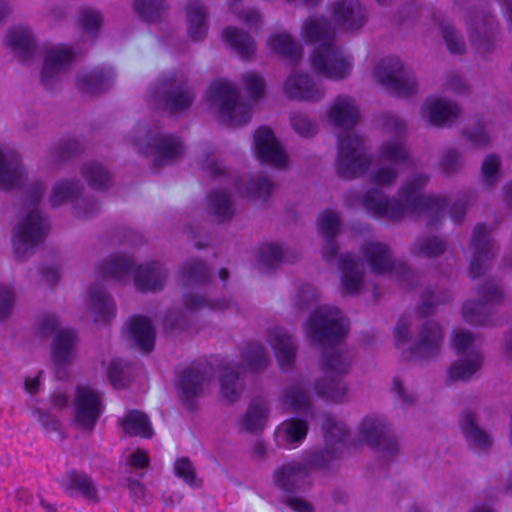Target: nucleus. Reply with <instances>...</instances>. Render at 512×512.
<instances>
[{
	"mask_svg": "<svg viewBox=\"0 0 512 512\" xmlns=\"http://www.w3.org/2000/svg\"><path fill=\"white\" fill-rule=\"evenodd\" d=\"M347 333L345 319L338 308L320 307L308 319V334L312 343L323 347L322 369L326 376L314 384L316 394L326 401L342 403L347 396V385L342 380L352 364L348 353L333 348Z\"/></svg>",
	"mask_w": 512,
	"mask_h": 512,
	"instance_id": "f257e3e1",
	"label": "nucleus"
},
{
	"mask_svg": "<svg viewBox=\"0 0 512 512\" xmlns=\"http://www.w3.org/2000/svg\"><path fill=\"white\" fill-rule=\"evenodd\" d=\"M328 117L333 125L345 130L338 138L337 174L349 180L364 175L371 159L366 154L363 138L349 131L360 119L353 99L338 96L328 111Z\"/></svg>",
	"mask_w": 512,
	"mask_h": 512,
	"instance_id": "f03ea898",
	"label": "nucleus"
},
{
	"mask_svg": "<svg viewBox=\"0 0 512 512\" xmlns=\"http://www.w3.org/2000/svg\"><path fill=\"white\" fill-rule=\"evenodd\" d=\"M305 41L319 43L311 55V66L315 72L327 78H346L352 70V57L343 54L336 44V32L324 17L309 18L303 25Z\"/></svg>",
	"mask_w": 512,
	"mask_h": 512,
	"instance_id": "7ed1b4c3",
	"label": "nucleus"
},
{
	"mask_svg": "<svg viewBox=\"0 0 512 512\" xmlns=\"http://www.w3.org/2000/svg\"><path fill=\"white\" fill-rule=\"evenodd\" d=\"M44 192V183L34 181L25 193L22 209L27 208L28 212L25 218L16 226L12 238L17 260H26L33 255L35 248L44 242L49 232L48 219L43 217L38 209Z\"/></svg>",
	"mask_w": 512,
	"mask_h": 512,
	"instance_id": "20e7f679",
	"label": "nucleus"
},
{
	"mask_svg": "<svg viewBox=\"0 0 512 512\" xmlns=\"http://www.w3.org/2000/svg\"><path fill=\"white\" fill-rule=\"evenodd\" d=\"M333 455L328 451H310L302 461H291L274 470L273 485L287 495H299L312 487L310 470L329 469Z\"/></svg>",
	"mask_w": 512,
	"mask_h": 512,
	"instance_id": "39448f33",
	"label": "nucleus"
},
{
	"mask_svg": "<svg viewBox=\"0 0 512 512\" xmlns=\"http://www.w3.org/2000/svg\"><path fill=\"white\" fill-rule=\"evenodd\" d=\"M427 182V176L417 175L401 188L400 195L409 211L423 213L428 217V228H438L444 218L448 200L443 196L421 195L420 191Z\"/></svg>",
	"mask_w": 512,
	"mask_h": 512,
	"instance_id": "423d86ee",
	"label": "nucleus"
},
{
	"mask_svg": "<svg viewBox=\"0 0 512 512\" xmlns=\"http://www.w3.org/2000/svg\"><path fill=\"white\" fill-rule=\"evenodd\" d=\"M155 98L162 108L171 114L188 110L195 100V91L188 77L183 73L172 72L159 79Z\"/></svg>",
	"mask_w": 512,
	"mask_h": 512,
	"instance_id": "0eeeda50",
	"label": "nucleus"
},
{
	"mask_svg": "<svg viewBox=\"0 0 512 512\" xmlns=\"http://www.w3.org/2000/svg\"><path fill=\"white\" fill-rule=\"evenodd\" d=\"M479 300H467L462 306L463 319L470 325L492 324V306L501 304L504 293L501 285L493 279L485 280L478 288Z\"/></svg>",
	"mask_w": 512,
	"mask_h": 512,
	"instance_id": "6e6552de",
	"label": "nucleus"
},
{
	"mask_svg": "<svg viewBox=\"0 0 512 512\" xmlns=\"http://www.w3.org/2000/svg\"><path fill=\"white\" fill-rule=\"evenodd\" d=\"M207 97L212 103L219 105L220 114L228 119L231 125L248 123L251 119V107L239 103V93L235 86L228 82L219 81L212 84Z\"/></svg>",
	"mask_w": 512,
	"mask_h": 512,
	"instance_id": "1a4fd4ad",
	"label": "nucleus"
},
{
	"mask_svg": "<svg viewBox=\"0 0 512 512\" xmlns=\"http://www.w3.org/2000/svg\"><path fill=\"white\" fill-rule=\"evenodd\" d=\"M378 81L398 96H410L417 91V81L410 68L395 57L383 59L374 71Z\"/></svg>",
	"mask_w": 512,
	"mask_h": 512,
	"instance_id": "9d476101",
	"label": "nucleus"
},
{
	"mask_svg": "<svg viewBox=\"0 0 512 512\" xmlns=\"http://www.w3.org/2000/svg\"><path fill=\"white\" fill-rule=\"evenodd\" d=\"M208 366L193 362L184 368L176 380L178 397L185 409L195 411L208 381Z\"/></svg>",
	"mask_w": 512,
	"mask_h": 512,
	"instance_id": "9b49d317",
	"label": "nucleus"
},
{
	"mask_svg": "<svg viewBox=\"0 0 512 512\" xmlns=\"http://www.w3.org/2000/svg\"><path fill=\"white\" fill-rule=\"evenodd\" d=\"M83 186L79 180H63L52 189L49 201L52 207H58L66 201L74 200L73 212L78 218L94 217L99 211V204L93 198H78Z\"/></svg>",
	"mask_w": 512,
	"mask_h": 512,
	"instance_id": "f8f14e48",
	"label": "nucleus"
},
{
	"mask_svg": "<svg viewBox=\"0 0 512 512\" xmlns=\"http://www.w3.org/2000/svg\"><path fill=\"white\" fill-rule=\"evenodd\" d=\"M360 432L366 444L373 450L390 458L397 454L398 443L384 418L377 416L365 417L361 423Z\"/></svg>",
	"mask_w": 512,
	"mask_h": 512,
	"instance_id": "ddd939ff",
	"label": "nucleus"
},
{
	"mask_svg": "<svg viewBox=\"0 0 512 512\" xmlns=\"http://www.w3.org/2000/svg\"><path fill=\"white\" fill-rule=\"evenodd\" d=\"M103 411L101 395L89 386H78L75 393V422L92 431Z\"/></svg>",
	"mask_w": 512,
	"mask_h": 512,
	"instance_id": "4468645a",
	"label": "nucleus"
},
{
	"mask_svg": "<svg viewBox=\"0 0 512 512\" xmlns=\"http://www.w3.org/2000/svg\"><path fill=\"white\" fill-rule=\"evenodd\" d=\"M363 254L374 274L383 275L388 272H394L395 274L408 279L412 273L411 269L405 262L394 261L390 247L384 243H368L363 250Z\"/></svg>",
	"mask_w": 512,
	"mask_h": 512,
	"instance_id": "2eb2a0df",
	"label": "nucleus"
},
{
	"mask_svg": "<svg viewBox=\"0 0 512 512\" xmlns=\"http://www.w3.org/2000/svg\"><path fill=\"white\" fill-rule=\"evenodd\" d=\"M471 249L473 257L470 262L469 274L472 278H478L489 268L490 262L497 252L493 242L489 239V231L484 223H479L474 227Z\"/></svg>",
	"mask_w": 512,
	"mask_h": 512,
	"instance_id": "dca6fc26",
	"label": "nucleus"
},
{
	"mask_svg": "<svg viewBox=\"0 0 512 512\" xmlns=\"http://www.w3.org/2000/svg\"><path fill=\"white\" fill-rule=\"evenodd\" d=\"M254 145L256 156L261 163L277 168L286 166L287 154L271 128L259 127L254 134Z\"/></svg>",
	"mask_w": 512,
	"mask_h": 512,
	"instance_id": "f3484780",
	"label": "nucleus"
},
{
	"mask_svg": "<svg viewBox=\"0 0 512 512\" xmlns=\"http://www.w3.org/2000/svg\"><path fill=\"white\" fill-rule=\"evenodd\" d=\"M362 206L377 218L399 221L405 213L404 205L396 198H388L379 188L366 191L361 199Z\"/></svg>",
	"mask_w": 512,
	"mask_h": 512,
	"instance_id": "a211bd4d",
	"label": "nucleus"
},
{
	"mask_svg": "<svg viewBox=\"0 0 512 512\" xmlns=\"http://www.w3.org/2000/svg\"><path fill=\"white\" fill-rule=\"evenodd\" d=\"M443 340L441 325L433 320H427L419 333L418 340L410 346L412 358L429 360L438 355Z\"/></svg>",
	"mask_w": 512,
	"mask_h": 512,
	"instance_id": "6ab92c4d",
	"label": "nucleus"
},
{
	"mask_svg": "<svg viewBox=\"0 0 512 512\" xmlns=\"http://www.w3.org/2000/svg\"><path fill=\"white\" fill-rule=\"evenodd\" d=\"M153 159V169L159 170L166 164L180 159L184 154V146L181 139L173 134H157L148 143Z\"/></svg>",
	"mask_w": 512,
	"mask_h": 512,
	"instance_id": "aec40b11",
	"label": "nucleus"
},
{
	"mask_svg": "<svg viewBox=\"0 0 512 512\" xmlns=\"http://www.w3.org/2000/svg\"><path fill=\"white\" fill-rule=\"evenodd\" d=\"M461 433L468 447L477 453H488L493 444V438L488 431L478 425L477 415L471 410H465L459 420Z\"/></svg>",
	"mask_w": 512,
	"mask_h": 512,
	"instance_id": "412c9836",
	"label": "nucleus"
},
{
	"mask_svg": "<svg viewBox=\"0 0 512 512\" xmlns=\"http://www.w3.org/2000/svg\"><path fill=\"white\" fill-rule=\"evenodd\" d=\"M324 430L325 446L316 451H328L333 455L329 461V468L333 463L343 457L347 448L350 432L343 422L337 421L332 415H326L322 425Z\"/></svg>",
	"mask_w": 512,
	"mask_h": 512,
	"instance_id": "4be33fe9",
	"label": "nucleus"
},
{
	"mask_svg": "<svg viewBox=\"0 0 512 512\" xmlns=\"http://www.w3.org/2000/svg\"><path fill=\"white\" fill-rule=\"evenodd\" d=\"M332 18L345 30H358L365 24L367 15L359 0H339L333 4Z\"/></svg>",
	"mask_w": 512,
	"mask_h": 512,
	"instance_id": "5701e85b",
	"label": "nucleus"
},
{
	"mask_svg": "<svg viewBox=\"0 0 512 512\" xmlns=\"http://www.w3.org/2000/svg\"><path fill=\"white\" fill-rule=\"evenodd\" d=\"M26 170L15 150H0V189L10 191L22 185Z\"/></svg>",
	"mask_w": 512,
	"mask_h": 512,
	"instance_id": "b1692460",
	"label": "nucleus"
},
{
	"mask_svg": "<svg viewBox=\"0 0 512 512\" xmlns=\"http://www.w3.org/2000/svg\"><path fill=\"white\" fill-rule=\"evenodd\" d=\"M74 59L69 48H51L47 50L41 70V83L47 90H52L58 82L60 71Z\"/></svg>",
	"mask_w": 512,
	"mask_h": 512,
	"instance_id": "393cba45",
	"label": "nucleus"
},
{
	"mask_svg": "<svg viewBox=\"0 0 512 512\" xmlns=\"http://www.w3.org/2000/svg\"><path fill=\"white\" fill-rule=\"evenodd\" d=\"M287 98L316 102L323 98L324 90L308 74H291L284 84Z\"/></svg>",
	"mask_w": 512,
	"mask_h": 512,
	"instance_id": "a878e982",
	"label": "nucleus"
},
{
	"mask_svg": "<svg viewBox=\"0 0 512 512\" xmlns=\"http://www.w3.org/2000/svg\"><path fill=\"white\" fill-rule=\"evenodd\" d=\"M60 485L69 496L80 495L89 502L99 501L98 491L92 478L84 472L75 469L67 471Z\"/></svg>",
	"mask_w": 512,
	"mask_h": 512,
	"instance_id": "bb28decb",
	"label": "nucleus"
},
{
	"mask_svg": "<svg viewBox=\"0 0 512 512\" xmlns=\"http://www.w3.org/2000/svg\"><path fill=\"white\" fill-rule=\"evenodd\" d=\"M498 24L491 15H482L481 22H475L470 28V40L479 53H491L495 48Z\"/></svg>",
	"mask_w": 512,
	"mask_h": 512,
	"instance_id": "cd10ccee",
	"label": "nucleus"
},
{
	"mask_svg": "<svg viewBox=\"0 0 512 512\" xmlns=\"http://www.w3.org/2000/svg\"><path fill=\"white\" fill-rule=\"evenodd\" d=\"M167 278V271L160 262L153 261L140 265L135 271L134 284L141 292L161 290Z\"/></svg>",
	"mask_w": 512,
	"mask_h": 512,
	"instance_id": "c85d7f7f",
	"label": "nucleus"
},
{
	"mask_svg": "<svg viewBox=\"0 0 512 512\" xmlns=\"http://www.w3.org/2000/svg\"><path fill=\"white\" fill-rule=\"evenodd\" d=\"M128 334L134 345L143 352L149 353L154 349L156 333L151 320L143 315L131 317Z\"/></svg>",
	"mask_w": 512,
	"mask_h": 512,
	"instance_id": "c756f323",
	"label": "nucleus"
},
{
	"mask_svg": "<svg viewBox=\"0 0 512 512\" xmlns=\"http://www.w3.org/2000/svg\"><path fill=\"white\" fill-rule=\"evenodd\" d=\"M270 343L275 351L279 365L290 369L295 362L297 344L294 338L281 328H275L269 333Z\"/></svg>",
	"mask_w": 512,
	"mask_h": 512,
	"instance_id": "7c9ffc66",
	"label": "nucleus"
},
{
	"mask_svg": "<svg viewBox=\"0 0 512 512\" xmlns=\"http://www.w3.org/2000/svg\"><path fill=\"white\" fill-rule=\"evenodd\" d=\"M77 335L72 329H60L52 342V359L58 370L69 365L73 360ZM60 371H57L59 374Z\"/></svg>",
	"mask_w": 512,
	"mask_h": 512,
	"instance_id": "2f4dec72",
	"label": "nucleus"
},
{
	"mask_svg": "<svg viewBox=\"0 0 512 512\" xmlns=\"http://www.w3.org/2000/svg\"><path fill=\"white\" fill-rule=\"evenodd\" d=\"M342 270L341 284L343 293L347 295L358 294L363 287V273L358 269L353 254L345 253L339 257Z\"/></svg>",
	"mask_w": 512,
	"mask_h": 512,
	"instance_id": "473e14b6",
	"label": "nucleus"
},
{
	"mask_svg": "<svg viewBox=\"0 0 512 512\" xmlns=\"http://www.w3.org/2000/svg\"><path fill=\"white\" fill-rule=\"evenodd\" d=\"M188 34L193 41H202L208 32L207 11L200 0H189L186 5Z\"/></svg>",
	"mask_w": 512,
	"mask_h": 512,
	"instance_id": "72a5a7b5",
	"label": "nucleus"
},
{
	"mask_svg": "<svg viewBox=\"0 0 512 512\" xmlns=\"http://www.w3.org/2000/svg\"><path fill=\"white\" fill-rule=\"evenodd\" d=\"M113 80L111 71L95 68L77 78V88L80 92L97 95L107 91Z\"/></svg>",
	"mask_w": 512,
	"mask_h": 512,
	"instance_id": "f704fd0d",
	"label": "nucleus"
},
{
	"mask_svg": "<svg viewBox=\"0 0 512 512\" xmlns=\"http://www.w3.org/2000/svg\"><path fill=\"white\" fill-rule=\"evenodd\" d=\"M92 308L97 316L95 321L109 323L116 314L115 302L100 284H92L89 289Z\"/></svg>",
	"mask_w": 512,
	"mask_h": 512,
	"instance_id": "c9c22d12",
	"label": "nucleus"
},
{
	"mask_svg": "<svg viewBox=\"0 0 512 512\" xmlns=\"http://www.w3.org/2000/svg\"><path fill=\"white\" fill-rule=\"evenodd\" d=\"M208 212L218 223H224L233 218L235 209L231 194L225 189H215L208 193Z\"/></svg>",
	"mask_w": 512,
	"mask_h": 512,
	"instance_id": "e433bc0d",
	"label": "nucleus"
},
{
	"mask_svg": "<svg viewBox=\"0 0 512 512\" xmlns=\"http://www.w3.org/2000/svg\"><path fill=\"white\" fill-rule=\"evenodd\" d=\"M7 40L21 62L31 59L36 49V41L28 28L11 29L7 33Z\"/></svg>",
	"mask_w": 512,
	"mask_h": 512,
	"instance_id": "4c0bfd02",
	"label": "nucleus"
},
{
	"mask_svg": "<svg viewBox=\"0 0 512 512\" xmlns=\"http://www.w3.org/2000/svg\"><path fill=\"white\" fill-rule=\"evenodd\" d=\"M222 37L243 60L250 59L256 52L255 42L248 32L236 27H227L223 30Z\"/></svg>",
	"mask_w": 512,
	"mask_h": 512,
	"instance_id": "58836bf2",
	"label": "nucleus"
},
{
	"mask_svg": "<svg viewBox=\"0 0 512 512\" xmlns=\"http://www.w3.org/2000/svg\"><path fill=\"white\" fill-rule=\"evenodd\" d=\"M220 392L222 397L228 403L237 401L243 391V384L240 382V373L238 368L230 365L222 367L220 376Z\"/></svg>",
	"mask_w": 512,
	"mask_h": 512,
	"instance_id": "ea45409f",
	"label": "nucleus"
},
{
	"mask_svg": "<svg viewBox=\"0 0 512 512\" xmlns=\"http://www.w3.org/2000/svg\"><path fill=\"white\" fill-rule=\"evenodd\" d=\"M483 359L479 352L471 351L469 357L458 359L449 368L448 374L452 381H469L482 367Z\"/></svg>",
	"mask_w": 512,
	"mask_h": 512,
	"instance_id": "a19ab883",
	"label": "nucleus"
},
{
	"mask_svg": "<svg viewBox=\"0 0 512 512\" xmlns=\"http://www.w3.org/2000/svg\"><path fill=\"white\" fill-rule=\"evenodd\" d=\"M268 44L273 52L296 64L302 56V47L289 34H274Z\"/></svg>",
	"mask_w": 512,
	"mask_h": 512,
	"instance_id": "79ce46f5",
	"label": "nucleus"
},
{
	"mask_svg": "<svg viewBox=\"0 0 512 512\" xmlns=\"http://www.w3.org/2000/svg\"><path fill=\"white\" fill-rule=\"evenodd\" d=\"M284 402L298 413L312 414L313 405L310 399L309 387L303 386L300 382L291 384L285 390Z\"/></svg>",
	"mask_w": 512,
	"mask_h": 512,
	"instance_id": "37998d69",
	"label": "nucleus"
},
{
	"mask_svg": "<svg viewBox=\"0 0 512 512\" xmlns=\"http://www.w3.org/2000/svg\"><path fill=\"white\" fill-rule=\"evenodd\" d=\"M269 409L265 401L253 399L245 413L243 424L246 431L251 434L261 432L267 422Z\"/></svg>",
	"mask_w": 512,
	"mask_h": 512,
	"instance_id": "c03bdc74",
	"label": "nucleus"
},
{
	"mask_svg": "<svg viewBox=\"0 0 512 512\" xmlns=\"http://www.w3.org/2000/svg\"><path fill=\"white\" fill-rule=\"evenodd\" d=\"M122 428L125 434L129 436H140L143 438H151L153 429L148 416L139 411L131 410L122 420Z\"/></svg>",
	"mask_w": 512,
	"mask_h": 512,
	"instance_id": "a18cd8bd",
	"label": "nucleus"
},
{
	"mask_svg": "<svg viewBox=\"0 0 512 512\" xmlns=\"http://www.w3.org/2000/svg\"><path fill=\"white\" fill-rule=\"evenodd\" d=\"M135 268L134 261L124 255H116L102 262L100 273L104 278L122 280Z\"/></svg>",
	"mask_w": 512,
	"mask_h": 512,
	"instance_id": "49530a36",
	"label": "nucleus"
},
{
	"mask_svg": "<svg viewBox=\"0 0 512 512\" xmlns=\"http://www.w3.org/2000/svg\"><path fill=\"white\" fill-rule=\"evenodd\" d=\"M274 186V183L266 176L251 177L245 182L243 179L235 180V187L240 192L244 190L248 196L254 199H268Z\"/></svg>",
	"mask_w": 512,
	"mask_h": 512,
	"instance_id": "de8ad7c7",
	"label": "nucleus"
},
{
	"mask_svg": "<svg viewBox=\"0 0 512 512\" xmlns=\"http://www.w3.org/2000/svg\"><path fill=\"white\" fill-rule=\"evenodd\" d=\"M81 173L89 186L96 190H106L112 184L110 172L100 163L92 161L83 165Z\"/></svg>",
	"mask_w": 512,
	"mask_h": 512,
	"instance_id": "09e8293b",
	"label": "nucleus"
},
{
	"mask_svg": "<svg viewBox=\"0 0 512 512\" xmlns=\"http://www.w3.org/2000/svg\"><path fill=\"white\" fill-rule=\"evenodd\" d=\"M241 356L248 369L254 372L264 370L270 360L266 348L257 342L247 343Z\"/></svg>",
	"mask_w": 512,
	"mask_h": 512,
	"instance_id": "8fccbe9b",
	"label": "nucleus"
},
{
	"mask_svg": "<svg viewBox=\"0 0 512 512\" xmlns=\"http://www.w3.org/2000/svg\"><path fill=\"white\" fill-rule=\"evenodd\" d=\"M183 285L206 284L210 281V271L205 262L198 259L185 263L181 269Z\"/></svg>",
	"mask_w": 512,
	"mask_h": 512,
	"instance_id": "3c124183",
	"label": "nucleus"
},
{
	"mask_svg": "<svg viewBox=\"0 0 512 512\" xmlns=\"http://www.w3.org/2000/svg\"><path fill=\"white\" fill-rule=\"evenodd\" d=\"M459 113L457 104L438 99L429 106V121L435 126H442L456 119Z\"/></svg>",
	"mask_w": 512,
	"mask_h": 512,
	"instance_id": "603ef678",
	"label": "nucleus"
},
{
	"mask_svg": "<svg viewBox=\"0 0 512 512\" xmlns=\"http://www.w3.org/2000/svg\"><path fill=\"white\" fill-rule=\"evenodd\" d=\"M447 248V242L436 236L419 237L414 242L411 253L413 255H422L426 258H435L441 256Z\"/></svg>",
	"mask_w": 512,
	"mask_h": 512,
	"instance_id": "864d4df0",
	"label": "nucleus"
},
{
	"mask_svg": "<svg viewBox=\"0 0 512 512\" xmlns=\"http://www.w3.org/2000/svg\"><path fill=\"white\" fill-rule=\"evenodd\" d=\"M166 0H135L134 9L136 13L146 22L154 23L162 19L168 9Z\"/></svg>",
	"mask_w": 512,
	"mask_h": 512,
	"instance_id": "5fc2aeb1",
	"label": "nucleus"
},
{
	"mask_svg": "<svg viewBox=\"0 0 512 512\" xmlns=\"http://www.w3.org/2000/svg\"><path fill=\"white\" fill-rule=\"evenodd\" d=\"M380 157L382 160L396 165H408L411 162L405 145L397 140L383 143L380 147Z\"/></svg>",
	"mask_w": 512,
	"mask_h": 512,
	"instance_id": "6e6d98bb",
	"label": "nucleus"
},
{
	"mask_svg": "<svg viewBox=\"0 0 512 512\" xmlns=\"http://www.w3.org/2000/svg\"><path fill=\"white\" fill-rule=\"evenodd\" d=\"M452 298V294L449 291L441 292L437 295L430 290L423 292L421 303L416 307L417 317L424 318L432 315L438 305L449 303Z\"/></svg>",
	"mask_w": 512,
	"mask_h": 512,
	"instance_id": "4d7b16f0",
	"label": "nucleus"
},
{
	"mask_svg": "<svg viewBox=\"0 0 512 512\" xmlns=\"http://www.w3.org/2000/svg\"><path fill=\"white\" fill-rule=\"evenodd\" d=\"M174 473L192 488L203 486V480L197 477L195 467L188 457H180L175 460Z\"/></svg>",
	"mask_w": 512,
	"mask_h": 512,
	"instance_id": "13d9d810",
	"label": "nucleus"
},
{
	"mask_svg": "<svg viewBox=\"0 0 512 512\" xmlns=\"http://www.w3.org/2000/svg\"><path fill=\"white\" fill-rule=\"evenodd\" d=\"M318 232L322 237L336 238L340 232L341 221L333 210H325L317 219Z\"/></svg>",
	"mask_w": 512,
	"mask_h": 512,
	"instance_id": "bf43d9fd",
	"label": "nucleus"
},
{
	"mask_svg": "<svg viewBox=\"0 0 512 512\" xmlns=\"http://www.w3.org/2000/svg\"><path fill=\"white\" fill-rule=\"evenodd\" d=\"M183 304L189 311H195L204 307H207L211 310H224L228 308L229 301L226 298L209 301L205 297H202L198 294L186 293L183 296Z\"/></svg>",
	"mask_w": 512,
	"mask_h": 512,
	"instance_id": "052dcab7",
	"label": "nucleus"
},
{
	"mask_svg": "<svg viewBox=\"0 0 512 512\" xmlns=\"http://www.w3.org/2000/svg\"><path fill=\"white\" fill-rule=\"evenodd\" d=\"M83 150V145L75 139L61 140L53 149L54 161L62 163L71 160L78 157Z\"/></svg>",
	"mask_w": 512,
	"mask_h": 512,
	"instance_id": "680f3d73",
	"label": "nucleus"
},
{
	"mask_svg": "<svg viewBox=\"0 0 512 512\" xmlns=\"http://www.w3.org/2000/svg\"><path fill=\"white\" fill-rule=\"evenodd\" d=\"M293 130L302 137L309 138L317 133V124L302 112H293L290 116Z\"/></svg>",
	"mask_w": 512,
	"mask_h": 512,
	"instance_id": "e2e57ef3",
	"label": "nucleus"
},
{
	"mask_svg": "<svg viewBox=\"0 0 512 512\" xmlns=\"http://www.w3.org/2000/svg\"><path fill=\"white\" fill-rule=\"evenodd\" d=\"M443 39L450 53L464 54L466 45L463 37L455 30L454 26L442 23L440 25Z\"/></svg>",
	"mask_w": 512,
	"mask_h": 512,
	"instance_id": "0e129e2a",
	"label": "nucleus"
},
{
	"mask_svg": "<svg viewBox=\"0 0 512 512\" xmlns=\"http://www.w3.org/2000/svg\"><path fill=\"white\" fill-rule=\"evenodd\" d=\"M79 24L85 33L96 36L102 24V15L97 10L83 9L79 13Z\"/></svg>",
	"mask_w": 512,
	"mask_h": 512,
	"instance_id": "69168bd1",
	"label": "nucleus"
},
{
	"mask_svg": "<svg viewBox=\"0 0 512 512\" xmlns=\"http://www.w3.org/2000/svg\"><path fill=\"white\" fill-rule=\"evenodd\" d=\"M283 254L279 245L268 243L261 246L259 262L268 269H274L282 260Z\"/></svg>",
	"mask_w": 512,
	"mask_h": 512,
	"instance_id": "338daca9",
	"label": "nucleus"
},
{
	"mask_svg": "<svg viewBox=\"0 0 512 512\" xmlns=\"http://www.w3.org/2000/svg\"><path fill=\"white\" fill-rule=\"evenodd\" d=\"M286 439L289 443L302 442L308 432V423L305 419L292 418L285 423Z\"/></svg>",
	"mask_w": 512,
	"mask_h": 512,
	"instance_id": "774afa93",
	"label": "nucleus"
}]
</instances>
